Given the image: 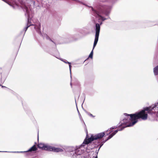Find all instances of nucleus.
Instances as JSON below:
<instances>
[{
  "label": "nucleus",
  "instance_id": "1",
  "mask_svg": "<svg viewBox=\"0 0 158 158\" xmlns=\"http://www.w3.org/2000/svg\"><path fill=\"white\" fill-rule=\"evenodd\" d=\"M105 135V132L98 134L94 135H92L91 137L85 140L83 143L78 146L75 147H69L67 148L66 151L70 153L72 158H82L81 154L85 151V144H88L93 141L102 138Z\"/></svg>",
  "mask_w": 158,
  "mask_h": 158
},
{
  "label": "nucleus",
  "instance_id": "2",
  "mask_svg": "<svg viewBox=\"0 0 158 158\" xmlns=\"http://www.w3.org/2000/svg\"><path fill=\"white\" fill-rule=\"evenodd\" d=\"M90 7L91 8L92 11L97 16L100 17L102 21H104L107 19L102 16L101 15L103 14L106 15H108L111 8V6H110L106 5H102L97 7V10L94 9L92 6H90Z\"/></svg>",
  "mask_w": 158,
  "mask_h": 158
},
{
  "label": "nucleus",
  "instance_id": "3",
  "mask_svg": "<svg viewBox=\"0 0 158 158\" xmlns=\"http://www.w3.org/2000/svg\"><path fill=\"white\" fill-rule=\"evenodd\" d=\"M134 121L133 119L131 118V116L130 117H127V118H125L121 121L119 124V126L121 127V128L119 127L117 130H116L112 132L109 136L108 138L107 139V140L110 139L114 136L118 131H121L124 128L127 127H131L134 125H132L133 122Z\"/></svg>",
  "mask_w": 158,
  "mask_h": 158
},
{
  "label": "nucleus",
  "instance_id": "4",
  "mask_svg": "<svg viewBox=\"0 0 158 158\" xmlns=\"http://www.w3.org/2000/svg\"><path fill=\"white\" fill-rule=\"evenodd\" d=\"M134 121L133 119L131 118V116L130 117H127V118H125L121 121L119 124V126L121 127V128L119 127L117 130H116L112 132L109 136L108 138L107 139V140L110 139L114 136L118 131H121L124 128L127 127H131L134 125H132L133 122Z\"/></svg>",
  "mask_w": 158,
  "mask_h": 158
},
{
  "label": "nucleus",
  "instance_id": "5",
  "mask_svg": "<svg viewBox=\"0 0 158 158\" xmlns=\"http://www.w3.org/2000/svg\"><path fill=\"white\" fill-rule=\"evenodd\" d=\"M102 24V22L100 23V24L97 23L95 24V35L94 39V41L93 45V49L96 46L98 40V37L100 31V25Z\"/></svg>",
  "mask_w": 158,
  "mask_h": 158
},
{
  "label": "nucleus",
  "instance_id": "6",
  "mask_svg": "<svg viewBox=\"0 0 158 158\" xmlns=\"http://www.w3.org/2000/svg\"><path fill=\"white\" fill-rule=\"evenodd\" d=\"M37 150V148L36 147L35 145H34L33 146H32L31 148L28 150L26 151H21V152H31V151H36Z\"/></svg>",
  "mask_w": 158,
  "mask_h": 158
},
{
  "label": "nucleus",
  "instance_id": "7",
  "mask_svg": "<svg viewBox=\"0 0 158 158\" xmlns=\"http://www.w3.org/2000/svg\"><path fill=\"white\" fill-rule=\"evenodd\" d=\"M45 146L44 150L49 151H52L54 147L51 146L47 144H46Z\"/></svg>",
  "mask_w": 158,
  "mask_h": 158
},
{
  "label": "nucleus",
  "instance_id": "8",
  "mask_svg": "<svg viewBox=\"0 0 158 158\" xmlns=\"http://www.w3.org/2000/svg\"><path fill=\"white\" fill-rule=\"evenodd\" d=\"M28 23L27 25V26L25 27L24 29V30L25 31V32L26 31L28 27H30V26L32 25L31 24V20L30 19V17L28 16Z\"/></svg>",
  "mask_w": 158,
  "mask_h": 158
},
{
  "label": "nucleus",
  "instance_id": "9",
  "mask_svg": "<svg viewBox=\"0 0 158 158\" xmlns=\"http://www.w3.org/2000/svg\"><path fill=\"white\" fill-rule=\"evenodd\" d=\"M46 144L42 143H40L38 145V148L40 149L44 150Z\"/></svg>",
  "mask_w": 158,
  "mask_h": 158
},
{
  "label": "nucleus",
  "instance_id": "10",
  "mask_svg": "<svg viewBox=\"0 0 158 158\" xmlns=\"http://www.w3.org/2000/svg\"><path fill=\"white\" fill-rule=\"evenodd\" d=\"M52 151L55 152H62L63 151V150L61 148H56L54 147Z\"/></svg>",
  "mask_w": 158,
  "mask_h": 158
},
{
  "label": "nucleus",
  "instance_id": "11",
  "mask_svg": "<svg viewBox=\"0 0 158 158\" xmlns=\"http://www.w3.org/2000/svg\"><path fill=\"white\" fill-rule=\"evenodd\" d=\"M153 70L154 75L156 76L158 75V65L153 68Z\"/></svg>",
  "mask_w": 158,
  "mask_h": 158
},
{
  "label": "nucleus",
  "instance_id": "12",
  "mask_svg": "<svg viewBox=\"0 0 158 158\" xmlns=\"http://www.w3.org/2000/svg\"><path fill=\"white\" fill-rule=\"evenodd\" d=\"M40 26H41L40 24L39 25V26H37V27L36 26H35V27L34 28L37 31H38L39 33V34L41 35V32L40 31Z\"/></svg>",
  "mask_w": 158,
  "mask_h": 158
},
{
  "label": "nucleus",
  "instance_id": "13",
  "mask_svg": "<svg viewBox=\"0 0 158 158\" xmlns=\"http://www.w3.org/2000/svg\"><path fill=\"white\" fill-rule=\"evenodd\" d=\"M60 59L66 64H70V62L68 61L67 60H64L61 58Z\"/></svg>",
  "mask_w": 158,
  "mask_h": 158
},
{
  "label": "nucleus",
  "instance_id": "14",
  "mask_svg": "<svg viewBox=\"0 0 158 158\" xmlns=\"http://www.w3.org/2000/svg\"><path fill=\"white\" fill-rule=\"evenodd\" d=\"M94 48L93 49V50L91 52L90 54H89V57L90 58H93V50H94Z\"/></svg>",
  "mask_w": 158,
  "mask_h": 158
},
{
  "label": "nucleus",
  "instance_id": "15",
  "mask_svg": "<svg viewBox=\"0 0 158 158\" xmlns=\"http://www.w3.org/2000/svg\"><path fill=\"white\" fill-rule=\"evenodd\" d=\"M76 2H78V3H80V4H82L85 6H87V5H86V4H85L84 3H83L82 2H81V1H79V0H77V1H76Z\"/></svg>",
  "mask_w": 158,
  "mask_h": 158
},
{
  "label": "nucleus",
  "instance_id": "16",
  "mask_svg": "<svg viewBox=\"0 0 158 158\" xmlns=\"http://www.w3.org/2000/svg\"><path fill=\"white\" fill-rule=\"evenodd\" d=\"M87 114L90 117H92L93 118H94V117H95L92 114H91L89 112H87Z\"/></svg>",
  "mask_w": 158,
  "mask_h": 158
},
{
  "label": "nucleus",
  "instance_id": "17",
  "mask_svg": "<svg viewBox=\"0 0 158 158\" xmlns=\"http://www.w3.org/2000/svg\"><path fill=\"white\" fill-rule=\"evenodd\" d=\"M107 140H107V139H106V140H103L102 142V143H102V144H101V145H100V148H101V147L102 146V145H103V143H105L106 142Z\"/></svg>",
  "mask_w": 158,
  "mask_h": 158
},
{
  "label": "nucleus",
  "instance_id": "18",
  "mask_svg": "<svg viewBox=\"0 0 158 158\" xmlns=\"http://www.w3.org/2000/svg\"><path fill=\"white\" fill-rule=\"evenodd\" d=\"M69 64V70H70V73L71 74V63H70V64Z\"/></svg>",
  "mask_w": 158,
  "mask_h": 158
},
{
  "label": "nucleus",
  "instance_id": "19",
  "mask_svg": "<svg viewBox=\"0 0 158 158\" xmlns=\"http://www.w3.org/2000/svg\"><path fill=\"white\" fill-rule=\"evenodd\" d=\"M111 132H112V131H110L108 134H107V135H108L110 134V133H111Z\"/></svg>",
  "mask_w": 158,
  "mask_h": 158
},
{
  "label": "nucleus",
  "instance_id": "20",
  "mask_svg": "<svg viewBox=\"0 0 158 158\" xmlns=\"http://www.w3.org/2000/svg\"><path fill=\"white\" fill-rule=\"evenodd\" d=\"M114 128H114V127H113H113H112V128H110V129H114Z\"/></svg>",
  "mask_w": 158,
  "mask_h": 158
},
{
  "label": "nucleus",
  "instance_id": "21",
  "mask_svg": "<svg viewBox=\"0 0 158 158\" xmlns=\"http://www.w3.org/2000/svg\"><path fill=\"white\" fill-rule=\"evenodd\" d=\"M0 152H7V151H0Z\"/></svg>",
  "mask_w": 158,
  "mask_h": 158
},
{
  "label": "nucleus",
  "instance_id": "22",
  "mask_svg": "<svg viewBox=\"0 0 158 158\" xmlns=\"http://www.w3.org/2000/svg\"><path fill=\"white\" fill-rule=\"evenodd\" d=\"M2 88H3V87H5V86H2Z\"/></svg>",
  "mask_w": 158,
  "mask_h": 158
},
{
  "label": "nucleus",
  "instance_id": "23",
  "mask_svg": "<svg viewBox=\"0 0 158 158\" xmlns=\"http://www.w3.org/2000/svg\"><path fill=\"white\" fill-rule=\"evenodd\" d=\"M26 12H27V10H26Z\"/></svg>",
  "mask_w": 158,
  "mask_h": 158
},
{
  "label": "nucleus",
  "instance_id": "24",
  "mask_svg": "<svg viewBox=\"0 0 158 158\" xmlns=\"http://www.w3.org/2000/svg\"><path fill=\"white\" fill-rule=\"evenodd\" d=\"M95 158H98L97 156H96Z\"/></svg>",
  "mask_w": 158,
  "mask_h": 158
}]
</instances>
